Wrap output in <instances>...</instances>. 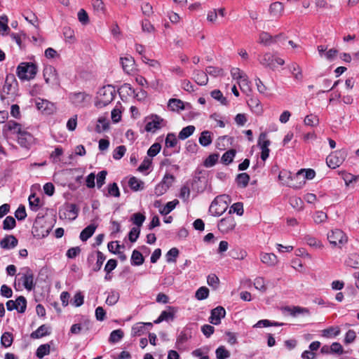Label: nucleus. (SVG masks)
<instances>
[{
  "mask_svg": "<svg viewBox=\"0 0 359 359\" xmlns=\"http://www.w3.org/2000/svg\"><path fill=\"white\" fill-rule=\"evenodd\" d=\"M345 264L349 267L359 269V254L355 252L349 254Z\"/></svg>",
  "mask_w": 359,
  "mask_h": 359,
  "instance_id": "28",
  "label": "nucleus"
},
{
  "mask_svg": "<svg viewBox=\"0 0 359 359\" xmlns=\"http://www.w3.org/2000/svg\"><path fill=\"white\" fill-rule=\"evenodd\" d=\"M198 142L203 147L209 146L212 142V133L209 130L203 131L201 133Z\"/></svg>",
  "mask_w": 359,
  "mask_h": 359,
  "instance_id": "29",
  "label": "nucleus"
},
{
  "mask_svg": "<svg viewBox=\"0 0 359 359\" xmlns=\"http://www.w3.org/2000/svg\"><path fill=\"white\" fill-rule=\"evenodd\" d=\"M147 119L148 121L145 126V130L147 132L155 133L165 126L164 119L156 114H152Z\"/></svg>",
  "mask_w": 359,
  "mask_h": 359,
  "instance_id": "8",
  "label": "nucleus"
},
{
  "mask_svg": "<svg viewBox=\"0 0 359 359\" xmlns=\"http://www.w3.org/2000/svg\"><path fill=\"white\" fill-rule=\"evenodd\" d=\"M344 157L340 151H336L327 158V164L330 168H335L339 167L343 162Z\"/></svg>",
  "mask_w": 359,
  "mask_h": 359,
  "instance_id": "16",
  "label": "nucleus"
},
{
  "mask_svg": "<svg viewBox=\"0 0 359 359\" xmlns=\"http://www.w3.org/2000/svg\"><path fill=\"white\" fill-rule=\"evenodd\" d=\"M253 285L257 290L262 292H265L267 290L266 281L263 277H257L254 280Z\"/></svg>",
  "mask_w": 359,
  "mask_h": 359,
  "instance_id": "37",
  "label": "nucleus"
},
{
  "mask_svg": "<svg viewBox=\"0 0 359 359\" xmlns=\"http://www.w3.org/2000/svg\"><path fill=\"white\" fill-rule=\"evenodd\" d=\"M129 187L135 191L142 190L144 189V182L137 178L133 177L129 180Z\"/></svg>",
  "mask_w": 359,
  "mask_h": 359,
  "instance_id": "38",
  "label": "nucleus"
},
{
  "mask_svg": "<svg viewBox=\"0 0 359 359\" xmlns=\"http://www.w3.org/2000/svg\"><path fill=\"white\" fill-rule=\"evenodd\" d=\"M35 103L37 109L45 114H53L56 110L55 104L48 100L38 98Z\"/></svg>",
  "mask_w": 359,
  "mask_h": 359,
  "instance_id": "13",
  "label": "nucleus"
},
{
  "mask_svg": "<svg viewBox=\"0 0 359 359\" xmlns=\"http://www.w3.org/2000/svg\"><path fill=\"white\" fill-rule=\"evenodd\" d=\"M218 229L222 233H228L236 226V221L231 215L222 219L218 223Z\"/></svg>",
  "mask_w": 359,
  "mask_h": 359,
  "instance_id": "14",
  "label": "nucleus"
},
{
  "mask_svg": "<svg viewBox=\"0 0 359 359\" xmlns=\"http://www.w3.org/2000/svg\"><path fill=\"white\" fill-rule=\"evenodd\" d=\"M97 225L95 224H91L86 226L80 233V239L82 241H86L89 238H90L94 232L95 231Z\"/></svg>",
  "mask_w": 359,
  "mask_h": 359,
  "instance_id": "27",
  "label": "nucleus"
},
{
  "mask_svg": "<svg viewBox=\"0 0 359 359\" xmlns=\"http://www.w3.org/2000/svg\"><path fill=\"white\" fill-rule=\"evenodd\" d=\"M168 108L174 111H178L184 109V102L178 99H170L168 104Z\"/></svg>",
  "mask_w": 359,
  "mask_h": 359,
  "instance_id": "33",
  "label": "nucleus"
},
{
  "mask_svg": "<svg viewBox=\"0 0 359 359\" xmlns=\"http://www.w3.org/2000/svg\"><path fill=\"white\" fill-rule=\"evenodd\" d=\"M145 328L143 323H138L132 327V334L134 336H140L144 333Z\"/></svg>",
  "mask_w": 359,
  "mask_h": 359,
  "instance_id": "62",
  "label": "nucleus"
},
{
  "mask_svg": "<svg viewBox=\"0 0 359 359\" xmlns=\"http://www.w3.org/2000/svg\"><path fill=\"white\" fill-rule=\"evenodd\" d=\"M327 239L330 243L334 247L341 248L346 243L348 238L345 233L340 229H335L327 233Z\"/></svg>",
  "mask_w": 359,
  "mask_h": 359,
  "instance_id": "7",
  "label": "nucleus"
},
{
  "mask_svg": "<svg viewBox=\"0 0 359 359\" xmlns=\"http://www.w3.org/2000/svg\"><path fill=\"white\" fill-rule=\"evenodd\" d=\"M119 297L120 294L117 291L111 290L108 294L106 299V304L109 306H113L118 302Z\"/></svg>",
  "mask_w": 359,
  "mask_h": 359,
  "instance_id": "47",
  "label": "nucleus"
},
{
  "mask_svg": "<svg viewBox=\"0 0 359 359\" xmlns=\"http://www.w3.org/2000/svg\"><path fill=\"white\" fill-rule=\"evenodd\" d=\"M209 294V290L205 287H201L197 290L195 297L198 300L206 299Z\"/></svg>",
  "mask_w": 359,
  "mask_h": 359,
  "instance_id": "64",
  "label": "nucleus"
},
{
  "mask_svg": "<svg viewBox=\"0 0 359 359\" xmlns=\"http://www.w3.org/2000/svg\"><path fill=\"white\" fill-rule=\"evenodd\" d=\"M29 208L33 211H37L41 206V200L35 194H32L29 197Z\"/></svg>",
  "mask_w": 359,
  "mask_h": 359,
  "instance_id": "39",
  "label": "nucleus"
},
{
  "mask_svg": "<svg viewBox=\"0 0 359 359\" xmlns=\"http://www.w3.org/2000/svg\"><path fill=\"white\" fill-rule=\"evenodd\" d=\"M15 220L11 216H8L3 222V229L4 230H11L15 226Z\"/></svg>",
  "mask_w": 359,
  "mask_h": 359,
  "instance_id": "56",
  "label": "nucleus"
},
{
  "mask_svg": "<svg viewBox=\"0 0 359 359\" xmlns=\"http://www.w3.org/2000/svg\"><path fill=\"white\" fill-rule=\"evenodd\" d=\"M215 353L217 359H226L230 357V352L223 346L218 347Z\"/></svg>",
  "mask_w": 359,
  "mask_h": 359,
  "instance_id": "53",
  "label": "nucleus"
},
{
  "mask_svg": "<svg viewBox=\"0 0 359 359\" xmlns=\"http://www.w3.org/2000/svg\"><path fill=\"white\" fill-rule=\"evenodd\" d=\"M22 130L23 128L20 124L11 121L4 126L3 134L7 136L8 132H11L13 134H16L18 136Z\"/></svg>",
  "mask_w": 359,
  "mask_h": 359,
  "instance_id": "17",
  "label": "nucleus"
},
{
  "mask_svg": "<svg viewBox=\"0 0 359 359\" xmlns=\"http://www.w3.org/2000/svg\"><path fill=\"white\" fill-rule=\"evenodd\" d=\"M179 201L177 199L167 203V204L160 210V213L164 215L169 214L172 210L175 209Z\"/></svg>",
  "mask_w": 359,
  "mask_h": 359,
  "instance_id": "49",
  "label": "nucleus"
},
{
  "mask_svg": "<svg viewBox=\"0 0 359 359\" xmlns=\"http://www.w3.org/2000/svg\"><path fill=\"white\" fill-rule=\"evenodd\" d=\"M109 128V121L104 117H100L97 120V123L95 127V130L98 133H102L107 130Z\"/></svg>",
  "mask_w": 359,
  "mask_h": 359,
  "instance_id": "45",
  "label": "nucleus"
},
{
  "mask_svg": "<svg viewBox=\"0 0 359 359\" xmlns=\"http://www.w3.org/2000/svg\"><path fill=\"white\" fill-rule=\"evenodd\" d=\"M50 346L48 344H44L40 345L36 351V355L39 358H43L45 355H47L50 353Z\"/></svg>",
  "mask_w": 359,
  "mask_h": 359,
  "instance_id": "43",
  "label": "nucleus"
},
{
  "mask_svg": "<svg viewBox=\"0 0 359 359\" xmlns=\"http://www.w3.org/2000/svg\"><path fill=\"white\" fill-rule=\"evenodd\" d=\"M121 63L123 69L127 74H130L134 69L135 60L131 56L121 57Z\"/></svg>",
  "mask_w": 359,
  "mask_h": 359,
  "instance_id": "25",
  "label": "nucleus"
},
{
  "mask_svg": "<svg viewBox=\"0 0 359 359\" xmlns=\"http://www.w3.org/2000/svg\"><path fill=\"white\" fill-rule=\"evenodd\" d=\"M69 98L72 104L75 106L82 107L91 100V96L85 92L73 93Z\"/></svg>",
  "mask_w": 359,
  "mask_h": 359,
  "instance_id": "12",
  "label": "nucleus"
},
{
  "mask_svg": "<svg viewBox=\"0 0 359 359\" xmlns=\"http://www.w3.org/2000/svg\"><path fill=\"white\" fill-rule=\"evenodd\" d=\"M243 205L242 203H233L229 210V214L232 212L236 213L238 215L241 216L243 215Z\"/></svg>",
  "mask_w": 359,
  "mask_h": 359,
  "instance_id": "63",
  "label": "nucleus"
},
{
  "mask_svg": "<svg viewBox=\"0 0 359 359\" xmlns=\"http://www.w3.org/2000/svg\"><path fill=\"white\" fill-rule=\"evenodd\" d=\"M173 181L174 177L172 175H165L163 180L156 186L154 189L155 194L158 196L164 194L168 190Z\"/></svg>",
  "mask_w": 359,
  "mask_h": 359,
  "instance_id": "11",
  "label": "nucleus"
},
{
  "mask_svg": "<svg viewBox=\"0 0 359 359\" xmlns=\"http://www.w3.org/2000/svg\"><path fill=\"white\" fill-rule=\"evenodd\" d=\"M106 257L100 251H97V262L93 267L94 271H100L102 268L103 262H104Z\"/></svg>",
  "mask_w": 359,
  "mask_h": 359,
  "instance_id": "59",
  "label": "nucleus"
},
{
  "mask_svg": "<svg viewBox=\"0 0 359 359\" xmlns=\"http://www.w3.org/2000/svg\"><path fill=\"white\" fill-rule=\"evenodd\" d=\"M195 81L201 86H205L208 83V78L207 73L201 70H196L194 73Z\"/></svg>",
  "mask_w": 359,
  "mask_h": 359,
  "instance_id": "30",
  "label": "nucleus"
},
{
  "mask_svg": "<svg viewBox=\"0 0 359 359\" xmlns=\"http://www.w3.org/2000/svg\"><path fill=\"white\" fill-rule=\"evenodd\" d=\"M284 6L282 3L276 1L272 3L269 7L270 15L274 18H278L283 13Z\"/></svg>",
  "mask_w": 359,
  "mask_h": 359,
  "instance_id": "22",
  "label": "nucleus"
},
{
  "mask_svg": "<svg viewBox=\"0 0 359 359\" xmlns=\"http://www.w3.org/2000/svg\"><path fill=\"white\" fill-rule=\"evenodd\" d=\"M272 36L266 32H262L259 34L258 43L264 46H269L272 43Z\"/></svg>",
  "mask_w": 359,
  "mask_h": 359,
  "instance_id": "44",
  "label": "nucleus"
},
{
  "mask_svg": "<svg viewBox=\"0 0 359 359\" xmlns=\"http://www.w3.org/2000/svg\"><path fill=\"white\" fill-rule=\"evenodd\" d=\"M249 181L250 176L245 172L238 174L236 177V182L238 186L242 188L246 187L249 183Z\"/></svg>",
  "mask_w": 359,
  "mask_h": 359,
  "instance_id": "46",
  "label": "nucleus"
},
{
  "mask_svg": "<svg viewBox=\"0 0 359 359\" xmlns=\"http://www.w3.org/2000/svg\"><path fill=\"white\" fill-rule=\"evenodd\" d=\"M18 245V240L12 235L7 236L1 240L0 245L4 249L14 248Z\"/></svg>",
  "mask_w": 359,
  "mask_h": 359,
  "instance_id": "24",
  "label": "nucleus"
},
{
  "mask_svg": "<svg viewBox=\"0 0 359 359\" xmlns=\"http://www.w3.org/2000/svg\"><path fill=\"white\" fill-rule=\"evenodd\" d=\"M18 276L19 283L22 282L26 290L31 291L34 288L35 284L34 282V273L29 267H24L21 269Z\"/></svg>",
  "mask_w": 359,
  "mask_h": 359,
  "instance_id": "6",
  "label": "nucleus"
},
{
  "mask_svg": "<svg viewBox=\"0 0 359 359\" xmlns=\"http://www.w3.org/2000/svg\"><path fill=\"white\" fill-rule=\"evenodd\" d=\"M271 142L267 139V135L266 133H262L258 138L257 145L261 149V159L265 161L269 156L270 150L269 149Z\"/></svg>",
  "mask_w": 359,
  "mask_h": 359,
  "instance_id": "10",
  "label": "nucleus"
},
{
  "mask_svg": "<svg viewBox=\"0 0 359 359\" xmlns=\"http://www.w3.org/2000/svg\"><path fill=\"white\" fill-rule=\"evenodd\" d=\"M316 172L313 169H301L294 175H292L290 180L285 182V184L293 189H300L305 184L306 180L315 177Z\"/></svg>",
  "mask_w": 359,
  "mask_h": 359,
  "instance_id": "1",
  "label": "nucleus"
},
{
  "mask_svg": "<svg viewBox=\"0 0 359 359\" xmlns=\"http://www.w3.org/2000/svg\"><path fill=\"white\" fill-rule=\"evenodd\" d=\"M340 334V329L338 327H330L323 330V336L327 338H331L338 336Z\"/></svg>",
  "mask_w": 359,
  "mask_h": 359,
  "instance_id": "48",
  "label": "nucleus"
},
{
  "mask_svg": "<svg viewBox=\"0 0 359 359\" xmlns=\"http://www.w3.org/2000/svg\"><path fill=\"white\" fill-rule=\"evenodd\" d=\"M123 337V332L121 330H115L110 334L109 341L111 343H116L119 341Z\"/></svg>",
  "mask_w": 359,
  "mask_h": 359,
  "instance_id": "54",
  "label": "nucleus"
},
{
  "mask_svg": "<svg viewBox=\"0 0 359 359\" xmlns=\"http://www.w3.org/2000/svg\"><path fill=\"white\" fill-rule=\"evenodd\" d=\"M37 72L36 66L31 62H22L17 67V75L22 80L33 79Z\"/></svg>",
  "mask_w": 359,
  "mask_h": 359,
  "instance_id": "4",
  "label": "nucleus"
},
{
  "mask_svg": "<svg viewBox=\"0 0 359 359\" xmlns=\"http://www.w3.org/2000/svg\"><path fill=\"white\" fill-rule=\"evenodd\" d=\"M66 212H65V217H68L69 219H75L78 215V208L75 204H70L66 208Z\"/></svg>",
  "mask_w": 359,
  "mask_h": 359,
  "instance_id": "41",
  "label": "nucleus"
},
{
  "mask_svg": "<svg viewBox=\"0 0 359 359\" xmlns=\"http://www.w3.org/2000/svg\"><path fill=\"white\" fill-rule=\"evenodd\" d=\"M260 260L264 264L271 267L275 266L278 262L277 256L273 253L261 252Z\"/></svg>",
  "mask_w": 359,
  "mask_h": 359,
  "instance_id": "19",
  "label": "nucleus"
},
{
  "mask_svg": "<svg viewBox=\"0 0 359 359\" xmlns=\"http://www.w3.org/2000/svg\"><path fill=\"white\" fill-rule=\"evenodd\" d=\"M63 35L66 42L73 43L76 41L74 31L70 27H65L63 28Z\"/></svg>",
  "mask_w": 359,
  "mask_h": 359,
  "instance_id": "36",
  "label": "nucleus"
},
{
  "mask_svg": "<svg viewBox=\"0 0 359 359\" xmlns=\"http://www.w3.org/2000/svg\"><path fill=\"white\" fill-rule=\"evenodd\" d=\"M165 144L167 147H175L177 144V139L174 133H168L165 137Z\"/></svg>",
  "mask_w": 359,
  "mask_h": 359,
  "instance_id": "52",
  "label": "nucleus"
},
{
  "mask_svg": "<svg viewBox=\"0 0 359 359\" xmlns=\"http://www.w3.org/2000/svg\"><path fill=\"white\" fill-rule=\"evenodd\" d=\"M259 62L262 65L266 67H269L271 69L276 68V66L274 63V55L269 53L264 54L260 58Z\"/></svg>",
  "mask_w": 359,
  "mask_h": 359,
  "instance_id": "23",
  "label": "nucleus"
},
{
  "mask_svg": "<svg viewBox=\"0 0 359 359\" xmlns=\"http://www.w3.org/2000/svg\"><path fill=\"white\" fill-rule=\"evenodd\" d=\"M18 142L22 147L28 148L32 144L34 137L29 133L23 129L18 136Z\"/></svg>",
  "mask_w": 359,
  "mask_h": 359,
  "instance_id": "18",
  "label": "nucleus"
},
{
  "mask_svg": "<svg viewBox=\"0 0 359 359\" xmlns=\"http://www.w3.org/2000/svg\"><path fill=\"white\" fill-rule=\"evenodd\" d=\"M285 310L287 311L290 314L294 317L299 315H309L310 312L307 308L300 306L287 307Z\"/></svg>",
  "mask_w": 359,
  "mask_h": 359,
  "instance_id": "31",
  "label": "nucleus"
},
{
  "mask_svg": "<svg viewBox=\"0 0 359 359\" xmlns=\"http://www.w3.org/2000/svg\"><path fill=\"white\" fill-rule=\"evenodd\" d=\"M176 309L174 307L168 306V310L163 311L158 318L154 320V323L158 324L163 321L173 320Z\"/></svg>",
  "mask_w": 359,
  "mask_h": 359,
  "instance_id": "20",
  "label": "nucleus"
},
{
  "mask_svg": "<svg viewBox=\"0 0 359 359\" xmlns=\"http://www.w3.org/2000/svg\"><path fill=\"white\" fill-rule=\"evenodd\" d=\"M115 89L113 86L108 85L101 88L97 93V101L96 105L102 107L109 104L114 98Z\"/></svg>",
  "mask_w": 359,
  "mask_h": 359,
  "instance_id": "2",
  "label": "nucleus"
},
{
  "mask_svg": "<svg viewBox=\"0 0 359 359\" xmlns=\"http://www.w3.org/2000/svg\"><path fill=\"white\" fill-rule=\"evenodd\" d=\"M236 155V151L234 149H230L226 151L222 156V162L226 165L231 163Z\"/></svg>",
  "mask_w": 359,
  "mask_h": 359,
  "instance_id": "50",
  "label": "nucleus"
},
{
  "mask_svg": "<svg viewBox=\"0 0 359 359\" xmlns=\"http://www.w3.org/2000/svg\"><path fill=\"white\" fill-rule=\"evenodd\" d=\"M304 240L307 245L315 249L321 250L324 247L322 242L314 237L306 236H305Z\"/></svg>",
  "mask_w": 359,
  "mask_h": 359,
  "instance_id": "34",
  "label": "nucleus"
},
{
  "mask_svg": "<svg viewBox=\"0 0 359 359\" xmlns=\"http://www.w3.org/2000/svg\"><path fill=\"white\" fill-rule=\"evenodd\" d=\"M1 344L8 348L11 346L13 343V335L9 332H4L1 339Z\"/></svg>",
  "mask_w": 359,
  "mask_h": 359,
  "instance_id": "58",
  "label": "nucleus"
},
{
  "mask_svg": "<svg viewBox=\"0 0 359 359\" xmlns=\"http://www.w3.org/2000/svg\"><path fill=\"white\" fill-rule=\"evenodd\" d=\"M225 309L222 306H217L211 311L210 323L217 325L221 323V319L225 317Z\"/></svg>",
  "mask_w": 359,
  "mask_h": 359,
  "instance_id": "15",
  "label": "nucleus"
},
{
  "mask_svg": "<svg viewBox=\"0 0 359 359\" xmlns=\"http://www.w3.org/2000/svg\"><path fill=\"white\" fill-rule=\"evenodd\" d=\"M229 200V196L221 195L217 196L212 202L209 211L215 217H219L223 214L228 208L227 201Z\"/></svg>",
  "mask_w": 359,
  "mask_h": 359,
  "instance_id": "3",
  "label": "nucleus"
},
{
  "mask_svg": "<svg viewBox=\"0 0 359 359\" xmlns=\"http://www.w3.org/2000/svg\"><path fill=\"white\" fill-rule=\"evenodd\" d=\"M15 304L16 305L15 309L18 312L22 313L25 311L27 308V300L23 296H20L15 300Z\"/></svg>",
  "mask_w": 359,
  "mask_h": 359,
  "instance_id": "42",
  "label": "nucleus"
},
{
  "mask_svg": "<svg viewBox=\"0 0 359 359\" xmlns=\"http://www.w3.org/2000/svg\"><path fill=\"white\" fill-rule=\"evenodd\" d=\"M144 259L140 252L138 250H133L131 256V264L135 266L142 265L144 263Z\"/></svg>",
  "mask_w": 359,
  "mask_h": 359,
  "instance_id": "40",
  "label": "nucleus"
},
{
  "mask_svg": "<svg viewBox=\"0 0 359 359\" xmlns=\"http://www.w3.org/2000/svg\"><path fill=\"white\" fill-rule=\"evenodd\" d=\"M211 96L215 99L218 100L222 104L226 105L228 102L223 96V94L219 90H214L211 92Z\"/></svg>",
  "mask_w": 359,
  "mask_h": 359,
  "instance_id": "57",
  "label": "nucleus"
},
{
  "mask_svg": "<svg viewBox=\"0 0 359 359\" xmlns=\"http://www.w3.org/2000/svg\"><path fill=\"white\" fill-rule=\"evenodd\" d=\"M8 18L6 15L0 16V34L5 35L9 30Z\"/></svg>",
  "mask_w": 359,
  "mask_h": 359,
  "instance_id": "55",
  "label": "nucleus"
},
{
  "mask_svg": "<svg viewBox=\"0 0 359 359\" xmlns=\"http://www.w3.org/2000/svg\"><path fill=\"white\" fill-rule=\"evenodd\" d=\"M288 68L294 79L297 82H302L304 76L301 67L297 63L292 62L288 65Z\"/></svg>",
  "mask_w": 359,
  "mask_h": 359,
  "instance_id": "21",
  "label": "nucleus"
},
{
  "mask_svg": "<svg viewBox=\"0 0 359 359\" xmlns=\"http://www.w3.org/2000/svg\"><path fill=\"white\" fill-rule=\"evenodd\" d=\"M238 84L241 88V90L244 93H248L250 91V82L248 80V78L246 76H245L243 78L240 79L238 81Z\"/></svg>",
  "mask_w": 359,
  "mask_h": 359,
  "instance_id": "60",
  "label": "nucleus"
},
{
  "mask_svg": "<svg viewBox=\"0 0 359 359\" xmlns=\"http://www.w3.org/2000/svg\"><path fill=\"white\" fill-rule=\"evenodd\" d=\"M18 82L13 74H8L6 76L4 85L0 91V97L2 100L7 98L8 95H14L16 92Z\"/></svg>",
  "mask_w": 359,
  "mask_h": 359,
  "instance_id": "5",
  "label": "nucleus"
},
{
  "mask_svg": "<svg viewBox=\"0 0 359 359\" xmlns=\"http://www.w3.org/2000/svg\"><path fill=\"white\" fill-rule=\"evenodd\" d=\"M249 106L252 108V111L256 115H261L263 112V107L258 99L252 98L248 102Z\"/></svg>",
  "mask_w": 359,
  "mask_h": 359,
  "instance_id": "32",
  "label": "nucleus"
},
{
  "mask_svg": "<svg viewBox=\"0 0 359 359\" xmlns=\"http://www.w3.org/2000/svg\"><path fill=\"white\" fill-rule=\"evenodd\" d=\"M196 128L194 126H188L182 129L179 133L178 138L182 140H184L190 137L195 131Z\"/></svg>",
  "mask_w": 359,
  "mask_h": 359,
  "instance_id": "35",
  "label": "nucleus"
},
{
  "mask_svg": "<svg viewBox=\"0 0 359 359\" xmlns=\"http://www.w3.org/2000/svg\"><path fill=\"white\" fill-rule=\"evenodd\" d=\"M304 123L306 126L313 127L318 125L319 119L316 115L309 114L305 117Z\"/></svg>",
  "mask_w": 359,
  "mask_h": 359,
  "instance_id": "51",
  "label": "nucleus"
},
{
  "mask_svg": "<svg viewBox=\"0 0 359 359\" xmlns=\"http://www.w3.org/2000/svg\"><path fill=\"white\" fill-rule=\"evenodd\" d=\"M50 333V327L46 325H42L36 330L32 332L30 337L32 339H39L43 337L49 335Z\"/></svg>",
  "mask_w": 359,
  "mask_h": 359,
  "instance_id": "26",
  "label": "nucleus"
},
{
  "mask_svg": "<svg viewBox=\"0 0 359 359\" xmlns=\"http://www.w3.org/2000/svg\"><path fill=\"white\" fill-rule=\"evenodd\" d=\"M131 220L134 224L137 225V227L140 228L144 222L145 217L142 214L137 212L132 215Z\"/></svg>",
  "mask_w": 359,
  "mask_h": 359,
  "instance_id": "61",
  "label": "nucleus"
},
{
  "mask_svg": "<svg viewBox=\"0 0 359 359\" xmlns=\"http://www.w3.org/2000/svg\"><path fill=\"white\" fill-rule=\"evenodd\" d=\"M43 77L46 83L51 86H58L60 84L57 70L51 65H48L44 67Z\"/></svg>",
  "mask_w": 359,
  "mask_h": 359,
  "instance_id": "9",
  "label": "nucleus"
}]
</instances>
